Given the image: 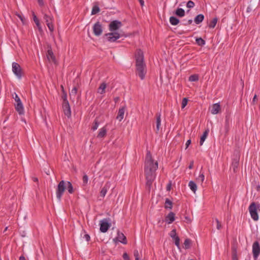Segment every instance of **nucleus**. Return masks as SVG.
I'll use <instances>...</instances> for the list:
<instances>
[{
  "label": "nucleus",
  "mask_w": 260,
  "mask_h": 260,
  "mask_svg": "<svg viewBox=\"0 0 260 260\" xmlns=\"http://www.w3.org/2000/svg\"><path fill=\"white\" fill-rule=\"evenodd\" d=\"M252 11V8L250 6H248L247 8V12H250Z\"/></svg>",
  "instance_id": "obj_58"
},
{
  "label": "nucleus",
  "mask_w": 260,
  "mask_h": 260,
  "mask_svg": "<svg viewBox=\"0 0 260 260\" xmlns=\"http://www.w3.org/2000/svg\"><path fill=\"white\" fill-rule=\"evenodd\" d=\"M252 253L254 258L257 259L260 254V246L258 241H255L253 244Z\"/></svg>",
  "instance_id": "obj_8"
},
{
  "label": "nucleus",
  "mask_w": 260,
  "mask_h": 260,
  "mask_svg": "<svg viewBox=\"0 0 260 260\" xmlns=\"http://www.w3.org/2000/svg\"><path fill=\"white\" fill-rule=\"evenodd\" d=\"M61 87L62 88V96L61 98L62 99L63 102H68L67 100V93L64 90L63 87L62 85L61 86Z\"/></svg>",
  "instance_id": "obj_36"
},
{
  "label": "nucleus",
  "mask_w": 260,
  "mask_h": 260,
  "mask_svg": "<svg viewBox=\"0 0 260 260\" xmlns=\"http://www.w3.org/2000/svg\"><path fill=\"white\" fill-rule=\"evenodd\" d=\"M77 92V88L76 87H74L71 91V92L70 93V97L72 96H75Z\"/></svg>",
  "instance_id": "obj_43"
},
{
  "label": "nucleus",
  "mask_w": 260,
  "mask_h": 260,
  "mask_svg": "<svg viewBox=\"0 0 260 260\" xmlns=\"http://www.w3.org/2000/svg\"><path fill=\"white\" fill-rule=\"evenodd\" d=\"M37 1L40 6H44V3L43 0H37Z\"/></svg>",
  "instance_id": "obj_53"
},
{
  "label": "nucleus",
  "mask_w": 260,
  "mask_h": 260,
  "mask_svg": "<svg viewBox=\"0 0 260 260\" xmlns=\"http://www.w3.org/2000/svg\"><path fill=\"white\" fill-rule=\"evenodd\" d=\"M172 202L169 199L166 198L165 200V208L166 209H171L172 208Z\"/></svg>",
  "instance_id": "obj_28"
},
{
  "label": "nucleus",
  "mask_w": 260,
  "mask_h": 260,
  "mask_svg": "<svg viewBox=\"0 0 260 260\" xmlns=\"http://www.w3.org/2000/svg\"><path fill=\"white\" fill-rule=\"evenodd\" d=\"M248 209L251 218L254 221H257L258 219L257 211H260V204L258 203L252 202Z\"/></svg>",
  "instance_id": "obj_4"
},
{
  "label": "nucleus",
  "mask_w": 260,
  "mask_h": 260,
  "mask_svg": "<svg viewBox=\"0 0 260 260\" xmlns=\"http://www.w3.org/2000/svg\"><path fill=\"white\" fill-rule=\"evenodd\" d=\"M7 229H8V227H6L5 230H4V232L6 231V230H7Z\"/></svg>",
  "instance_id": "obj_64"
},
{
  "label": "nucleus",
  "mask_w": 260,
  "mask_h": 260,
  "mask_svg": "<svg viewBox=\"0 0 260 260\" xmlns=\"http://www.w3.org/2000/svg\"><path fill=\"white\" fill-rule=\"evenodd\" d=\"M179 22V19L175 16L170 17V22L172 25H176Z\"/></svg>",
  "instance_id": "obj_27"
},
{
  "label": "nucleus",
  "mask_w": 260,
  "mask_h": 260,
  "mask_svg": "<svg viewBox=\"0 0 260 260\" xmlns=\"http://www.w3.org/2000/svg\"><path fill=\"white\" fill-rule=\"evenodd\" d=\"M83 185L84 186L86 185V184L88 182V176L86 175V174H85L83 176Z\"/></svg>",
  "instance_id": "obj_44"
},
{
  "label": "nucleus",
  "mask_w": 260,
  "mask_h": 260,
  "mask_svg": "<svg viewBox=\"0 0 260 260\" xmlns=\"http://www.w3.org/2000/svg\"><path fill=\"white\" fill-rule=\"evenodd\" d=\"M134 255L135 257V260H139V252L137 250H134Z\"/></svg>",
  "instance_id": "obj_48"
},
{
  "label": "nucleus",
  "mask_w": 260,
  "mask_h": 260,
  "mask_svg": "<svg viewBox=\"0 0 260 260\" xmlns=\"http://www.w3.org/2000/svg\"><path fill=\"white\" fill-rule=\"evenodd\" d=\"M191 241L189 239H186L184 242V248L186 249H189L190 247Z\"/></svg>",
  "instance_id": "obj_34"
},
{
  "label": "nucleus",
  "mask_w": 260,
  "mask_h": 260,
  "mask_svg": "<svg viewBox=\"0 0 260 260\" xmlns=\"http://www.w3.org/2000/svg\"><path fill=\"white\" fill-rule=\"evenodd\" d=\"M66 185H67L66 187L68 192L71 194L73 193L74 192V190L72 183L70 181H67Z\"/></svg>",
  "instance_id": "obj_29"
},
{
  "label": "nucleus",
  "mask_w": 260,
  "mask_h": 260,
  "mask_svg": "<svg viewBox=\"0 0 260 260\" xmlns=\"http://www.w3.org/2000/svg\"><path fill=\"white\" fill-rule=\"evenodd\" d=\"M230 116L229 115H226L225 118V124H224V136L226 137L228 135L230 129Z\"/></svg>",
  "instance_id": "obj_14"
},
{
  "label": "nucleus",
  "mask_w": 260,
  "mask_h": 260,
  "mask_svg": "<svg viewBox=\"0 0 260 260\" xmlns=\"http://www.w3.org/2000/svg\"><path fill=\"white\" fill-rule=\"evenodd\" d=\"M174 14L179 17H182L185 15V11L182 8H177L174 12Z\"/></svg>",
  "instance_id": "obj_24"
},
{
  "label": "nucleus",
  "mask_w": 260,
  "mask_h": 260,
  "mask_svg": "<svg viewBox=\"0 0 260 260\" xmlns=\"http://www.w3.org/2000/svg\"><path fill=\"white\" fill-rule=\"evenodd\" d=\"M15 101L17 103V104L15 105V109L18 112L19 114L22 115L24 114V108L22 105V103L20 100V99L19 98L18 95L15 93V96H13Z\"/></svg>",
  "instance_id": "obj_6"
},
{
  "label": "nucleus",
  "mask_w": 260,
  "mask_h": 260,
  "mask_svg": "<svg viewBox=\"0 0 260 260\" xmlns=\"http://www.w3.org/2000/svg\"><path fill=\"white\" fill-rule=\"evenodd\" d=\"M256 100H257V95L256 94H255L253 98V100H252V103L253 104H254L255 102L256 101Z\"/></svg>",
  "instance_id": "obj_57"
},
{
  "label": "nucleus",
  "mask_w": 260,
  "mask_h": 260,
  "mask_svg": "<svg viewBox=\"0 0 260 260\" xmlns=\"http://www.w3.org/2000/svg\"><path fill=\"white\" fill-rule=\"evenodd\" d=\"M110 226V223H109L107 219H104L101 221L100 223V231L102 233H106L107 232Z\"/></svg>",
  "instance_id": "obj_10"
},
{
  "label": "nucleus",
  "mask_w": 260,
  "mask_h": 260,
  "mask_svg": "<svg viewBox=\"0 0 260 260\" xmlns=\"http://www.w3.org/2000/svg\"><path fill=\"white\" fill-rule=\"evenodd\" d=\"M209 133V130L207 129L206 130L203 134L202 136L201 137L200 140V145H202L204 142L205 141V139H206L208 134Z\"/></svg>",
  "instance_id": "obj_26"
},
{
  "label": "nucleus",
  "mask_w": 260,
  "mask_h": 260,
  "mask_svg": "<svg viewBox=\"0 0 260 260\" xmlns=\"http://www.w3.org/2000/svg\"><path fill=\"white\" fill-rule=\"evenodd\" d=\"M107 134V129L105 127H103L100 129V132L98 134L97 137L99 138H104Z\"/></svg>",
  "instance_id": "obj_20"
},
{
  "label": "nucleus",
  "mask_w": 260,
  "mask_h": 260,
  "mask_svg": "<svg viewBox=\"0 0 260 260\" xmlns=\"http://www.w3.org/2000/svg\"><path fill=\"white\" fill-rule=\"evenodd\" d=\"M191 144V140H188L186 143V149L187 148H188V147L189 146V145Z\"/></svg>",
  "instance_id": "obj_54"
},
{
  "label": "nucleus",
  "mask_w": 260,
  "mask_h": 260,
  "mask_svg": "<svg viewBox=\"0 0 260 260\" xmlns=\"http://www.w3.org/2000/svg\"><path fill=\"white\" fill-rule=\"evenodd\" d=\"M33 19H34V21H35L36 25L38 27L39 31L40 32H42L43 31V29H42V27L41 26L40 23L39 22V19H38L37 17L36 16V15H35V14L34 13H33Z\"/></svg>",
  "instance_id": "obj_23"
},
{
  "label": "nucleus",
  "mask_w": 260,
  "mask_h": 260,
  "mask_svg": "<svg viewBox=\"0 0 260 260\" xmlns=\"http://www.w3.org/2000/svg\"><path fill=\"white\" fill-rule=\"evenodd\" d=\"M196 41L197 44L200 46H203L205 44V41L202 38H197Z\"/></svg>",
  "instance_id": "obj_33"
},
{
  "label": "nucleus",
  "mask_w": 260,
  "mask_h": 260,
  "mask_svg": "<svg viewBox=\"0 0 260 260\" xmlns=\"http://www.w3.org/2000/svg\"><path fill=\"white\" fill-rule=\"evenodd\" d=\"M188 186H189L190 189L193 192H195L197 189V186L194 182L193 181H189L188 183Z\"/></svg>",
  "instance_id": "obj_31"
},
{
  "label": "nucleus",
  "mask_w": 260,
  "mask_h": 260,
  "mask_svg": "<svg viewBox=\"0 0 260 260\" xmlns=\"http://www.w3.org/2000/svg\"><path fill=\"white\" fill-rule=\"evenodd\" d=\"M175 240V244L176 245V246L180 249V238L179 237H176L175 238L173 239Z\"/></svg>",
  "instance_id": "obj_42"
},
{
  "label": "nucleus",
  "mask_w": 260,
  "mask_h": 260,
  "mask_svg": "<svg viewBox=\"0 0 260 260\" xmlns=\"http://www.w3.org/2000/svg\"><path fill=\"white\" fill-rule=\"evenodd\" d=\"M170 237L174 239L176 237H178V236L176 235V231L175 229H173L170 234Z\"/></svg>",
  "instance_id": "obj_46"
},
{
  "label": "nucleus",
  "mask_w": 260,
  "mask_h": 260,
  "mask_svg": "<svg viewBox=\"0 0 260 260\" xmlns=\"http://www.w3.org/2000/svg\"><path fill=\"white\" fill-rule=\"evenodd\" d=\"M205 179V176L203 173L200 174L198 178H197V181L198 182H200L201 183L203 182Z\"/></svg>",
  "instance_id": "obj_41"
},
{
  "label": "nucleus",
  "mask_w": 260,
  "mask_h": 260,
  "mask_svg": "<svg viewBox=\"0 0 260 260\" xmlns=\"http://www.w3.org/2000/svg\"><path fill=\"white\" fill-rule=\"evenodd\" d=\"M199 80V76L197 74H193L189 76V81L191 82H196Z\"/></svg>",
  "instance_id": "obj_38"
},
{
  "label": "nucleus",
  "mask_w": 260,
  "mask_h": 260,
  "mask_svg": "<svg viewBox=\"0 0 260 260\" xmlns=\"http://www.w3.org/2000/svg\"><path fill=\"white\" fill-rule=\"evenodd\" d=\"M175 214L172 212H170L166 217V221L169 223H172L175 219Z\"/></svg>",
  "instance_id": "obj_19"
},
{
  "label": "nucleus",
  "mask_w": 260,
  "mask_h": 260,
  "mask_svg": "<svg viewBox=\"0 0 260 260\" xmlns=\"http://www.w3.org/2000/svg\"><path fill=\"white\" fill-rule=\"evenodd\" d=\"M111 183L110 182H107L105 184L104 186L102 188L101 191H100V196L104 198L106 194L107 193V190L108 189H109L110 187Z\"/></svg>",
  "instance_id": "obj_17"
},
{
  "label": "nucleus",
  "mask_w": 260,
  "mask_h": 260,
  "mask_svg": "<svg viewBox=\"0 0 260 260\" xmlns=\"http://www.w3.org/2000/svg\"><path fill=\"white\" fill-rule=\"evenodd\" d=\"M106 87V84L105 82H103L101 84L100 87L98 88V92L101 94H103L105 92V88Z\"/></svg>",
  "instance_id": "obj_30"
},
{
  "label": "nucleus",
  "mask_w": 260,
  "mask_h": 260,
  "mask_svg": "<svg viewBox=\"0 0 260 260\" xmlns=\"http://www.w3.org/2000/svg\"><path fill=\"white\" fill-rule=\"evenodd\" d=\"M124 260H129V257L127 253L125 252L122 255Z\"/></svg>",
  "instance_id": "obj_50"
},
{
  "label": "nucleus",
  "mask_w": 260,
  "mask_h": 260,
  "mask_svg": "<svg viewBox=\"0 0 260 260\" xmlns=\"http://www.w3.org/2000/svg\"><path fill=\"white\" fill-rule=\"evenodd\" d=\"M136 71L141 80L145 78L146 74V67L144 62V54L143 51L139 49L135 55Z\"/></svg>",
  "instance_id": "obj_3"
},
{
  "label": "nucleus",
  "mask_w": 260,
  "mask_h": 260,
  "mask_svg": "<svg viewBox=\"0 0 260 260\" xmlns=\"http://www.w3.org/2000/svg\"><path fill=\"white\" fill-rule=\"evenodd\" d=\"M220 110V105L219 103L214 104L211 107V113L213 114H217Z\"/></svg>",
  "instance_id": "obj_18"
},
{
  "label": "nucleus",
  "mask_w": 260,
  "mask_h": 260,
  "mask_svg": "<svg viewBox=\"0 0 260 260\" xmlns=\"http://www.w3.org/2000/svg\"><path fill=\"white\" fill-rule=\"evenodd\" d=\"M192 19H189V20L187 21L186 23H183V25H188L191 24L192 23Z\"/></svg>",
  "instance_id": "obj_51"
},
{
  "label": "nucleus",
  "mask_w": 260,
  "mask_h": 260,
  "mask_svg": "<svg viewBox=\"0 0 260 260\" xmlns=\"http://www.w3.org/2000/svg\"><path fill=\"white\" fill-rule=\"evenodd\" d=\"M100 11V8L98 5H94L92 7L91 15H95Z\"/></svg>",
  "instance_id": "obj_37"
},
{
  "label": "nucleus",
  "mask_w": 260,
  "mask_h": 260,
  "mask_svg": "<svg viewBox=\"0 0 260 260\" xmlns=\"http://www.w3.org/2000/svg\"><path fill=\"white\" fill-rule=\"evenodd\" d=\"M259 189H260V186L258 185V186H257V190H259Z\"/></svg>",
  "instance_id": "obj_63"
},
{
  "label": "nucleus",
  "mask_w": 260,
  "mask_h": 260,
  "mask_svg": "<svg viewBox=\"0 0 260 260\" xmlns=\"http://www.w3.org/2000/svg\"><path fill=\"white\" fill-rule=\"evenodd\" d=\"M19 260H26V259L23 255H21L20 256Z\"/></svg>",
  "instance_id": "obj_61"
},
{
  "label": "nucleus",
  "mask_w": 260,
  "mask_h": 260,
  "mask_svg": "<svg viewBox=\"0 0 260 260\" xmlns=\"http://www.w3.org/2000/svg\"><path fill=\"white\" fill-rule=\"evenodd\" d=\"M113 241L115 243H116L117 242H120L124 244H126L127 243L126 237L123 233H120L119 231H118L117 237L113 239Z\"/></svg>",
  "instance_id": "obj_12"
},
{
  "label": "nucleus",
  "mask_w": 260,
  "mask_h": 260,
  "mask_svg": "<svg viewBox=\"0 0 260 260\" xmlns=\"http://www.w3.org/2000/svg\"><path fill=\"white\" fill-rule=\"evenodd\" d=\"M156 132L157 133L159 130V127L160 125V122H161V113H157L156 114Z\"/></svg>",
  "instance_id": "obj_21"
},
{
  "label": "nucleus",
  "mask_w": 260,
  "mask_h": 260,
  "mask_svg": "<svg viewBox=\"0 0 260 260\" xmlns=\"http://www.w3.org/2000/svg\"><path fill=\"white\" fill-rule=\"evenodd\" d=\"M122 26V22L119 20H115L110 22L109 24V29L111 31L105 34L104 37L106 38L107 40L110 42H114L121 37H127V35H124L121 33L115 32Z\"/></svg>",
  "instance_id": "obj_2"
},
{
  "label": "nucleus",
  "mask_w": 260,
  "mask_h": 260,
  "mask_svg": "<svg viewBox=\"0 0 260 260\" xmlns=\"http://www.w3.org/2000/svg\"><path fill=\"white\" fill-rule=\"evenodd\" d=\"M141 6L142 7L144 5V1L143 0H139Z\"/></svg>",
  "instance_id": "obj_59"
},
{
  "label": "nucleus",
  "mask_w": 260,
  "mask_h": 260,
  "mask_svg": "<svg viewBox=\"0 0 260 260\" xmlns=\"http://www.w3.org/2000/svg\"><path fill=\"white\" fill-rule=\"evenodd\" d=\"M99 122L98 121V119L97 118H96L94 120V122H93V125L91 127V129L93 131H95L96 129H97L99 125Z\"/></svg>",
  "instance_id": "obj_35"
},
{
  "label": "nucleus",
  "mask_w": 260,
  "mask_h": 260,
  "mask_svg": "<svg viewBox=\"0 0 260 260\" xmlns=\"http://www.w3.org/2000/svg\"><path fill=\"white\" fill-rule=\"evenodd\" d=\"M62 107L65 115L68 118L70 117L71 116V110L69 102H63Z\"/></svg>",
  "instance_id": "obj_13"
},
{
  "label": "nucleus",
  "mask_w": 260,
  "mask_h": 260,
  "mask_svg": "<svg viewBox=\"0 0 260 260\" xmlns=\"http://www.w3.org/2000/svg\"><path fill=\"white\" fill-rule=\"evenodd\" d=\"M232 260H238L237 248L235 246H232Z\"/></svg>",
  "instance_id": "obj_25"
},
{
  "label": "nucleus",
  "mask_w": 260,
  "mask_h": 260,
  "mask_svg": "<svg viewBox=\"0 0 260 260\" xmlns=\"http://www.w3.org/2000/svg\"><path fill=\"white\" fill-rule=\"evenodd\" d=\"M204 19V15L200 14L198 15L194 19V21L197 24L201 23Z\"/></svg>",
  "instance_id": "obj_22"
},
{
  "label": "nucleus",
  "mask_w": 260,
  "mask_h": 260,
  "mask_svg": "<svg viewBox=\"0 0 260 260\" xmlns=\"http://www.w3.org/2000/svg\"><path fill=\"white\" fill-rule=\"evenodd\" d=\"M12 71L18 78H20L21 77V68L18 63L13 62L12 63Z\"/></svg>",
  "instance_id": "obj_9"
},
{
  "label": "nucleus",
  "mask_w": 260,
  "mask_h": 260,
  "mask_svg": "<svg viewBox=\"0 0 260 260\" xmlns=\"http://www.w3.org/2000/svg\"><path fill=\"white\" fill-rule=\"evenodd\" d=\"M171 183H169V184H168L167 186V190L168 191H169L171 190Z\"/></svg>",
  "instance_id": "obj_56"
},
{
  "label": "nucleus",
  "mask_w": 260,
  "mask_h": 260,
  "mask_svg": "<svg viewBox=\"0 0 260 260\" xmlns=\"http://www.w3.org/2000/svg\"><path fill=\"white\" fill-rule=\"evenodd\" d=\"M46 56L48 60L49 61H52L54 63L56 62L55 56L52 51L51 46L50 44L47 45V51Z\"/></svg>",
  "instance_id": "obj_7"
},
{
  "label": "nucleus",
  "mask_w": 260,
  "mask_h": 260,
  "mask_svg": "<svg viewBox=\"0 0 260 260\" xmlns=\"http://www.w3.org/2000/svg\"><path fill=\"white\" fill-rule=\"evenodd\" d=\"M239 165V157H237L233 159L231 169H232L234 173H237Z\"/></svg>",
  "instance_id": "obj_15"
},
{
  "label": "nucleus",
  "mask_w": 260,
  "mask_h": 260,
  "mask_svg": "<svg viewBox=\"0 0 260 260\" xmlns=\"http://www.w3.org/2000/svg\"><path fill=\"white\" fill-rule=\"evenodd\" d=\"M157 168V162H154L150 152L148 151L145 158L144 170L146 180V188L148 191L150 190L152 183L155 179V171Z\"/></svg>",
  "instance_id": "obj_1"
},
{
  "label": "nucleus",
  "mask_w": 260,
  "mask_h": 260,
  "mask_svg": "<svg viewBox=\"0 0 260 260\" xmlns=\"http://www.w3.org/2000/svg\"><path fill=\"white\" fill-rule=\"evenodd\" d=\"M215 221L217 223L216 228L218 230H220V229L221 228V224L220 221H219V220L217 218L215 219Z\"/></svg>",
  "instance_id": "obj_49"
},
{
  "label": "nucleus",
  "mask_w": 260,
  "mask_h": 260,
  "mask_svg": "<svg viewBox=\"0 0 260 260\" xmlns=\"http://www.w3.org/2000/svg\"><path fill=\"white\" fill-rule=\"evenodd\" d=\"M188 102V99L186 98H184L182 99V103H181V108L183 109L185 107V106L187 105Z\"/></svg>",
  "instance_id": "obj_40"
},
{
  "label": "nucleus",
  "mask_w": 260,
  "mask_h": 260,
  "mask_svg": "<svg viewBox=\"0 0 260 260\" xmlns=\"http://www.w3.org/2000/svg\"><path fill=\"white\" fill-rule=\"evenodd\" d=\"M217 21L218 18L217 17L213 18L208 25L209 27L210 28H214L216 26Z\"/></svg>",
  "instance_id": "obj_32"
},
{
  "label": "nucleus",
  "mask_w": 260,
  "mask_h": 260,
  "mask_svg": "<svg viewBox=\"0 0 260 260\" xmlns=\"http://www.w3.org/2000/svg\"><path fill=\"white\" fill-rule=\"evenodd\" d=\"M125 109V106H123L119 109L117 115L116 116V119H118L119 121H121L123 119Z\"/></svg>",
  "instance_id": "obj_16"
},
{
  "label": "nucleus",
  "mask_w": 260,
  "mask_h": 260,
  "mask_svg": "<svg viewBox=\"0 0 260 260\" xmlns=\"http://www.w3.org/2000/svg\"><path fill=\"white\" fill-rule=\"evenodd\" d=\"M66 182L64 180L60 181L57 185L56 194V198L59 201H61L62 196L66 188Z\"/></svg>",
  "instance_id": "obj_5"
},
{
  "label": "nucleus",
  "mask_w": 260,
  "mask_h": 260,
  "mask_svg": "<svg viewBox=\"0 0 260 260\" xmlns=\"http://www.w3.org/2000/svg\"><path fill=\"white\" fill-rule=\"evenodd\" d=\"M52 17H51L47 14H45L44 16V19L45 20L46 24L52 22Z\"/></svg>",
  "instance_id": "obj_39"
},
{
  "label": "nucleus",
  "mask_w": 260,
  "mask_h": 260,
  "mask_svg": "<svg viewBox=\"0 0 260 260\" xmlns=\"http://www.w3.org/2000/svg\"><path fill=\"white\" fill-rule=\"evenodd\" d=\"M93 34L96 36H100L103 32L102 26L100 22H96L93 26Z\"/></svg>",
  "instance_id": "obj_11"
},
{
  "label": "nucleus",
  "mask_w": 260,
  "mask_h": 260,
  "mask_svg": "<svg viewBox=\"0 0 260 260\" xmlns=\"http://www.w3.org/2000/svg\"><path fill=\"white\" fill-rule=\"evenodd\" d=\"M84 238H85L86 240L88 242L90 239V237L89 236V235L88 234H85L84 235Z\"/></svg>",
  "instance_id": "obj_52"
},
{
  "label": "nucleus",
  "mask_w": 260,
  "mask_h": 260,
  "mask_svg": "<svg viewBox=\"0 0 260 260\" xmlns=\"http://www.w3.org/2000/svg\"><path fill=\"white\" fill-rule=\"evenodd\" d=\"M18 16L19 17V18L20 19V20H21V21L23 23H24V19H23V17L22 16H21V15H18Z\"/></svg>",
  "instance_id": "obj_60"
},
{
  "label": "nucleus",
  "mask_w": 260,
  "mask_h": 260,
  "mask_svg": "<svg viewBox=\"0 0 260 260\" xmlns=\"http://www.w3.org/2000/svg\"><path fill=\"white\" fill-rule=\"evenodd\" d=\"M49 29L50 30V31L51 32H53V30H54V26H53V23H52V22H49V23H48L46 24Z\"/></svg>",
  "instance_id": "obj_47"
},
{
  "label": "nucleus",
  "mask_w": 260,
  "mask_h": 260,
  "mask_svg": "<svg viewBox=\"0 0 260 260\" xmlns=\"http://www.w3.org/2000/svg\"><path fill=\"white\" fill-rule=\"evenodd\" d=\"M193 167V161H191L190 162V164H189V165L188 166V168L189 169H192Z\"/></svg>",
  "instance_id": "obj_55"
},
{
  "label": "nucleus",
  "mask_w": 260,
  "mask_h": 260,
  "mask_svg": "<svg viewBox=\"0 0 260 260\" xmlns=\"http://www.w3.org/2000/svg\"><path fill=\"white\" fill-rule=\"evenodd\" d=\"M32 180L34 182H38V179L36 177H34Z\"/></svg>",
  "instance_id": "obj_62"
},
{
  "label": "nucleus",
  "mask_w": 260,
  "mask_h": 260,
  "mask_svg": "<svg viewBox=\"0 0 260 260\" xmlns=\"http://www.w3.org/2000/svg\"><path fill=\"white\" fill-rule=\"evenodd\" d=\"M194 6V3L192 1H189L186 4V7L188 8H192Z\"/></svg>",
  "instance_id": "obj_45"
}]
</instances>
